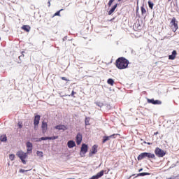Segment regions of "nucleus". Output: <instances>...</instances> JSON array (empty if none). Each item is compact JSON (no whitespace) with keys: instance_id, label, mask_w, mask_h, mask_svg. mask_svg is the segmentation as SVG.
I'll use <instances>...</instances> for the list:
<instances>
[{"instance_id":"1","label":"nucleus","mask_w":179,"mask_h":179,"mask_svg":"<svg viewBox=\"0 0 179 179\" xmlns=\"http://www.w3.org/2000/svg\"><path fill=\"white\" fill-rule=\"evenodd\" d=\"M115 64L117 69H127L129 65V60L124 57H120L116 59Z\"/></svg>"},{"instance_id":"2","label":"nucleus","mask_w":179,"mask_h":179,"mask_svg":"<svg viewBox=\"0 0 179 179\" xmlns=\"http://www.w3.org/2000/svg\"><path fill=\"white\" fill-rule=\"evenodd\" d=\"M143 159H147V160H150L153 159L154 160H156V155H155V154L152 152H141L137 157V160L141 161V160H143Z\"/></svg>"},{"instance_id":"3","label":"nucleus","mask_w":179,"mask_h":179,"mask_svg":"<svg viewBox=\"0 0 179 179\" xmlns=\"http://www.w3.org/2000/svg\"><path fill=\"white\" fill-rule=\"evenodd\" d=\"M16 156L19 157V159L21 160L22 164H26V159L27 158V153L23 152L22 150L17 151L16 152Z\"/></svg>"},{"instance_id":"4","label":"nucleus","mask_w":179,"mask_h":179,"mask_svg":"<svg viewBox=\"0 0 179 179\" xmlns=\"http://www.w3.org/2000/svg\"><path fill=\"white\" fill-rule=\"evenodd\" d=\"M87 152H89V145L83 143L80 150V157H85Z\"/></svg>"},{"instance_id":"5","label":"nucleus","mask_w":179,"mask_h":179,"mask_svg":"<svg viewBox=\"0 0 179 179\" xmlns=\"http://www.w3.org/2000/svg\"><path fill=\"white\" fill-rule=\"evenodd\" d=\"M155 156H157V157H164L167 154V151H164L163 149L157 147L154 151Z\"/></svg>"},{"instance_id":"6","label":"nucleus","mask_w":179,"mask_h":179,"mask_svg":"<svg viewBox=\"0 0 179 179\" xmlns=\"http://www.w3.org/2000/svg\"><path fill=\"white\" fill-rule=\"evenodd\" d=\"M170 24L172 31H173V33H176V30H178V21L175 17H173L171 20Z\"/></svg>"},{"instance_id":"7","label":"nucleus","mask_w":179,"mask_h":179,"mask_svg":"<svg viewBox=\"0 0 179 179\" xmlns=\"http://www.w3.org/2000/svg\"><path fill=\"white\" fill-rule=\"evenodd\" d=\"M104 174H108V171L107 170H101V171L98 172L96 175L92 176L89 179H99L104 176Z\"/></svg>"},{"instance_id":"8","label":"nucleus","mask_w":179,"mask_h":179,"mask_svg":"<svg viewBox=\"0 0 179 179\" xmlns=\"http://www.w3.org/2000/svg\"><path fill=\"white\" fill-rule=\"evenodd\" d=\"M147 103H148V104H153L154 106H160L162 103V101L159 99H155L153 98H147Z\"/></svg>"},{"instance_id":"9","label":"nucleus","mask_w":179,"mask_h":179,"mask_svg":"<svg viewBox=\"0 0 179 179\" xmlns=\"http://www.w3.org/2000/svg\"><path fill=\"white\" fill-rule=\"evenodd\" d=\"M97 148H99V145L97 144H94L92 147V149L90 150L88 156L90 157H92L93 155H96L97 153Z\"/></svg>"},{"instance_id":"10","label":"nucleus","mask_w":179,"mask_h":179,"mask_svg":"<svg viewBox=\"0 0 179 179\" xmlns=\"http://www.w3.org/2000/svg\"><path fill=\"white\" fill-rule=\"evenodd\" d=\"M82 141H83V135L82 133H78L76 136V142L78 146L82 143Z\"/></svg>"},{"instance_id":"11","label":"nucleus","mask_w":179,"mask_h":179,"mask_svg":"<svg viewBox=\"0 0 179 179\" xmlns=\"http://www.w3.org/2000/svg\"><path fill=\"white\" fill-rule=\"evenodd\" d=\"M41 130H42V134H45L47 131H48V123L45 121H42L41 124Z\"/></svg>"},{"instance_id":"12","label":"nucleus","mask_w":179,"mask_h":179,"mask_svg":"<svg viewBox=\"0 0 179 179\" xmlns=\"http://www.w3.org/2000/svg\"><path fill=\"white\" fill-rule=\"evenodd\" d=\"M55 129H57V131H66L68 127L64 124H57L55 126Z\"/></svg>"},{"instance_id":"13","label":"nucleus","mask_w":179,"mask_h":179,"mask_svg":"<svg viewBox=\"0 0 179 179\" xmlns=\"http://www.w3.org/2000/svg\"><path fill=\"white\" fill-rule=\"evenodd\" d=\"M118 8V3H115L113 6H111L110 9L109 10L108 15L110 16V15H113L114 12H115V10Z\"/></svg>"},{"instance_id":"14","label":"nucleus","mask_w":179,"mask_h":179,"mask_svg":"<svg viewBox=\"0 0 179 179\" xmlns=\"http://www.w3.org/2000/svg\"><path fill=\"white\" fill-rule=\"evenodd\" d=\"M40 120H41V115L35 113L34 116V124H40Z\"/></svg>"},{"instance_id":"15","label":"nucleus","mask_w":179,"mask_h":179,"mask_svg":"<svg viewBox=\"0 0 179 179\" xmlns=\"http://www.w3.org/2000/svg\"><path fill=\"white\" fill-rule=\"evenodd\" d=\"M67 146L69 149H73L76 146V143L73 140H69L67 142Z\"/></svg>"},{"instance_id":"16","label":"nucleus","mask_w":179,"mask_h":179,"mask_svg":"<svg viewBox=\"0 0 179 179\" xmlns=\"http://www.w3.org/2000/svg\"><path fill=\"white\" fill-rule=\"evenodd\" d=\"M176 57H177V50H173L171 54L169 55V59L174 61V59H176Z\"/></svg>"},{"instance_id":"17","label":"nucleus","mask_w":179,"mask_h":179,"mask_svg":"<svg viewBox=\"0 0 179 179\" xmlns=\"http://www.w3.org/2000/svg\"><path fill=\"white\" fill-rule=\"evenodd\" d=\"M22 30H24V31H26L27 33H29L31 29V27H30V25H23L21 27Z\"/></svg>"},{"instance_id":"18","label":"nucleus","mask_w":179,"mask_h":179,"mask_svg":"<svg viewBox=\"0 0 179 179\" xmlns=\"http://www.w3.org/2000/svg\"><path fill=\"white\" fill-rule=\"evenodd\" d=\"M136 17H141V14H139V1H137V6L136 8Z\"/></svg>"},{"instance_id":"19","label":"nucleus","mask_w":179,"mask_h":179,"mask_svg":"<svg viewBox=\"0 0 179 179\" xmlns=\"http://www.w3.org/2000/svg\"><path fill=\"white\" fill-rule=\"evenodd\" d=\"M0 142H8V137L6 136V134H3L0 136Z\"/></svg>"},{"instance_id":"20","label":"nucleus","mask_w":179,"mask_h":179,"mask_svg":"<svg viewBox=\"0 0 179 179\" xmlns=\"http://www.w3.org/2000/svg\"><path fill=\"white\" fill-rule=\"evenodd\" d=\"M145 176H150L149 172H141L136 175V177H145Z\"/></svg>"},{"instance_id":"21","label":"nucleus","mask_w":179,"mask_h":179,"mask_svg":"<svg viewBox=\"0 0 179 179\" xmlns=\"http://www.w3.org/2000/svg\"><path fill=\"white\" fill-rule=\"evenodd\" d=\"M141 10L142 16H145V15H146V8H145V4H143L142 6H141Z\"/></svg>"},{"instance_id":"22","label":"nucleus","mask_w":179,"mask_h":179,"mask_svg":"<svg viewBox=\"0 0 179 179\" xmlns=\"http://www.w3.org/2000/svg\"><path fill=\"white\" fill-rule=\"evenodd\" d=\"M107 83H108V85H110V86H114V83H115L114 79L108 78L107 80Z\"/></svg>"},{"instance_id":"23","label":"nucleus","mask_w":179,"mask_h":179,"mask_svg":"<svg viewBox=\"0 0 179 179\" xmlns=\"http://www.w3.org/2000/svg\"><path fill=\"white\" fill-rule=\"evenodd\" d=\"M107 141H110V137L108 136H103L102 138V144L106 143Z\"/></svg>"},{"instance_id":"24","label":"nucleus","mask_w":179,"mask_h":179,"mask_svg":"<svg viewBox=\"0 0 179 179\" xmlns=\"http://www.w3.org/2000/svg\"><path fill=\"white\" fill-rule=\"evenodd\" d=\"M85 127H87V125H90V117H85Z\"/></svg>"},{"instance_id":"25","label":"nucleus","mask_w":179,"mask_h":179,"mask_svg":"<svg viewBox=\"0 0 179 179\" xmlns=\"http://www.w3.org/2000/svg\"><path fill=\"white\" fill-rule=\"evenodd\" d=\"M26 146H27V148L28 149H33V143L30 141H27L26 143Z\"/></svg>"},{"instance_id":"26","label":"nucleus","mask_w":179,"mask_h":179,"mask_svg":"<svg viewBox=\"0 0 179 179\" xmlns=\"http://www.w3.org/2000/svg\"><path fill=\"white\" fill-rule=\"evenodd\" d=\"M148 7L150 8V9H153V6H155V3H152V1L150 0H149L148 1Z\"/></svg>"},{"instance_id":"27","label":"nucleus","mask_w":179,"mask_h":179,"mask_svg":"<svg viewBox=\"0 0 179 179\" xmlns=\"http://www.w3.org/2000/svg\"><path fill=\"white\" fill-rule=\"evenodd\" d=\"M120 136L119 134H111L110 136H108L109 139H115V138H117V136Z\"/></svg>"},{"instance_id":"28","label":"nucleus","mask_w":179,"mask_h":179,"mask_svg":"<svg viewBox=\"0 0 179 179\" xmlns=\"http://www.w3.org/2000/svg\"><path fill=\"white\" fill-rule=\"evenodd\" d=\"M62 10H64V8H62V9L57 10V11L53 15V16H61V12H62Z\"/></svg>"},{"instance_id":"29","label":"nucleus","mask_w":179,"mask_h":179,"mask_svg":"<svg viewBox=\"0 0 179 179\" xmlns=\"http://www.w3.org/2000/svg\"><path fill=\"white\" fill-rule=\"evenodd\" d=\"M36 155H37V156H38L39 157H44L43 151H37V152H36Z\"/></svg>"},{"instance_id":"30","label":"nucleus","mask_w":179,"mask_h":179,"mask_svg":"<svg viewBox=\"0 0 179 179\" xmlns=\"http://www.w3.org/2000/svg\"><path fill=\"white\" fill-rule=\"evenodd\" d=\"M114 2H115V0H109V1L108 3V6L109 8H111V6H113V3H114Z\"/></svg>"},{"instance_id":"31","label":"nucleus","mask_w":179,"mask_h":179,"mask_svg":"<svg viewBox=\"0 0 179 179\" xmlns=\"http://www.w3.org/2000/svg\"><path fill=\"white\" fill-rule=\"evenodd\" d=\"M15 157H16L15 154H10L9 155V159H10V160H11V162H13V160H15Z\"/></svg>"},{"instance_id":"32","label":"nucleus","mask_w":179,"mask_h":179,"mask_svg":"<svg viewBox=\"0 0 179 179\" xmlns=\"http://www.w3.org/2000/svg\"><path fill=\"white\" fill-rule=\"evenodd\" d=\"M58 136H49V141H55V139H58Z\"/></svg>"},{"instance_id":"33","label":"nucleus","mask_w":179,"mask_h":179,"mask_svg":"<svg viewBox=\"0 0 179 179\" xmlns=\"http://www.w3.org/2000/svg\"><path fill=\"white\" fill-rule=\"evenodd\" d=\"M95 104L96 106H98V107H100V108H101V107H103V106H104V103H103L102 102H100V101L95 102Z\"/></svg>"},{"instance_id":"34","label":"nucleus","mask_w":179,"mask_h":179,"mask_svg":"<svg viewBox=\"0 0 179 179\" xmlns=\"http://www.w3.org/2000/svg\"><path fill=\"white\" fill-rule=\"evenodd\" d=\"M28 171H30V170H24V169H20L19 170V173H27Z\"/></svg>"},{"instance_id":"35","label":"nucleus","mask_w":179,"mask_h":179,"mask_svg":"<svg viewBox=\"0 0 179 179\" xmlns=\"http://www.w3.org/2000/svg\"><path fill=\"white\" fill-rule=\"evenodd\" d=\"M41 141H50L49 136L41 137Z\"/></svg>"},{"instance_id":"36","label":"nucleus","mask_w":179,"mask_h":179,"mask_svg":"<svg viewBox=\"0 0 179 179\" xmlns=\"http://www.w3.org/2000/svg\"><path fill=\"white\" fill-rule=\"evenodd\" d=\"M17 127H18V128H19L20 129H22V128H23V123L19 122L17 123Z\"/></svg>"},{"instance_id":"37","label":"nucleus","mask_w":179,"mask_h":179,"mask_svg":"<svg viewBox=\"0 0 179 179\" xmlns=\"http://www.w3.org/2000/svg\"><path fill=\"white\" fill-rule=\"evenodd\" d=\"M32 152H33V148H27V155H30V153H32Z\"/></svg>"},{"instance_id":"38","label":"nucleus","mask_w":179,"mask_h":179,"mask_svg":"<svg viewBox=\"0 0 179 179\" xmlns=\"http://www.w3.org/2000/svg\"><path fill=\"white\" fill-rule=\"evenodd\" d=\"M38 124H34V131H37L38 129Z\"/></svg>"},{"instance_id":"39","label":"nucleus","mask_w":179,"mask_h":179,"mask_svg":"<svg viewBox=\"0 0 179 179\" xmlns=\"http://www.w3.org/2000/svg\"><path fill=\"white\" fill-rule=\"evenodd\" d=\"M177 164H173L169 168V170H171V169H174V167H176Z\"/></svg>"},{"instance_id":"40","label":"nucleus","mask_w":179,"mask_h":179,"mask_svg":"<svg viewBox=\"0 0 179 179\" xmlns=\"http://www.w3.org/2000/svg\"><path fill=\"white\" fill-rule=\"evenodd\" d=\"M60 79H62V80H65L66 82H69V80L66 77H61Z\"/></svg>"},{"instance_id":"41","label":"nucleus","mask_w":179,"mask_h":179,"mask_svg":"<svg viewBox=\"0 0 179 179\" xmlns=\"http://www.w3.org/2000/svg\"><path fill=\"white\" fill-rule=\"evenodd\" d=\"M24 51L21 52L22 55L19 56V59H20L22 57H24Z\"/></svg>"},{"instance_id":"42","label":"nucleus","mask_w":179,"mask_h":179,"mask_svg":"<svg viewBox=\"0 0 179 179\" xmlns=\"http://www.w3.org/2000/svg\"><path fill=\"white\" fill-rule=\"evenodd\" d=\"M171 179H179V175H177V176H172V177H171Z\"/></svg>"},{"instance_id":"43","label":"nucleus","mask_w":179,"mask_h":179,"mask_svg":"<svg viewBox=\"0 0 179 179\" xmlns=\"http://www.w3.org/2000/svg\"><path fill=\"white\" fill-rule=\"evenodd\" d=\"M118 3V6H119V5H121V3H122V0H117V3Z\"/></svg>"},{"instance_id":"44","label":"nucleus","mask_w":179,"mask_h":179,"mask_svg":"<svg viewBox=\"0 0 179 179\" xmlns=\"http://www.w3.org/2000/svg\"><path fill=\"white\" fill-rule=\"evenodd\" d=\"M75 94H76V92L73 90V91L71 92V96L72 97H73V96H75Z\"/></svg>"},{"instance_id":"45","label":"nucleus","mask_w":179,"mask_h":179,"mask_svg":"<svg viewBox=\"0 0 179 179\" xmlns=\"http://www.w3.org/2000/svg\"><path fill=\"white\" fill-rule=\"evenodd\" d=\"M41 138H36V142H41L42 141V140H41Z\"/></svg>"},{"instance_id":"46","label":"nucleus","mask_w":179,"mask_h":179,"mask_svg":"<svg viewBox=\"0 0 179 179\" xmlns=\"http://www.w3.org/2000/svg\"><path fill=\"white\" fill-rule=\"evenodd\" d=\"M48 8H50V6H51V0H48Z\"/></svg>"},{"instance_id":"47","label":"nucleus","mask_w":179,"mask_h":179,"mask_svg":"<svg viewBox=\"0 0 179 179\" xmlns=\"http://www.w3.org/2000/svg\"><path fill=\"white\" fill-rule=\"evenodd\" d=\"M141 171H143V168H141L140 169H138V173H141Z\"/></svg>"},{"instance_id":"48","label":"nucleus","mask_w":179,"mask_h":179,"mask_svg":"<svg viewBox=\"0 0 179 179\" xmlns=\"http://www.w3.org/2000/svg\"><path fill=\"white\" fill-rule=\"evenodd\" d=\"M115 19V17L111 18V19L109 20V22H114Z\"/></svg>"},{"instance_id":"49","label":"nucleus","mask_w":179,"mask_h":179,"mask_svg":"<svg viewBox=\"0 0 179 179\" xmlns=\"http://www.w3.org/2000/svg\"><path fill=\"white\" fill-rule=\"evenodd\" d=\"M154 135H159V131H156L154 133Z\"/></svg>"},{"instance_id":"50","label":"nucleus","mask_w":179,"mask_h":179,"mask_svg":"<svg viewBox=\"0 0 179 179\" xmlns=\"http://www.w3.org/2000/svg\"><path fill=\"white\" fill-rule=\"evenodd\" d=\"M36 138H31V141H36Z\"/></svg>"},{"instance_id":"51","label":"nucleus","mask_w":179,"mask_h":179,"mask_svg":"<svg viewBox=\"0 0 179 179\" xmlns=\"http://www.w3.org/2000/svg\"><path fill=\"white\" fill-rule=\"evenodd\" d=\"M147 145H152V143L148 142Z\"/></svg>"},{"instance_id":"52","label":"nucleus","mask_w":179,"mask_h":179,"mask_svg":"<svg viewBox=\"0 0 179 179\" xmlns=\"http://www.w3.org/2000/svg\"><path fill=\"white\" fill-rule=\"evenodd\" d=\"M63 40L65 41V40H66V36H65Z\"/></svg>"},{"instance_id":"53","label":"nucleus","mask_w":179,"mask_h":179,"mask_svg":"<svg viewBox=\"0 0 179 179\" xmlns=\"http://www.w3.org/2000/svg\"><path fill=\"white\" fill-rule=\"evenodd\" d=\"M143 143H146V144H147V143H148V142H146V141H143Z\"/></svg>"},{"instance_id":"54","label":"nucleus","mask_w":179,"mask_h":179,"mask_svg":"<svg viewBox=\"0 0 179 179\" xmlns=\"http://www.w3.org/2000/svg\"><path fill=\"white\" fill-rule=\"evenodd\" d=\"M150 22H153V19H151V20H150Z\"/></svg>"},{"instance_id":"55","label":"nucleus","mask_w":179,"mask_h":179,"mask_svg":"<svg viewBox=\"0 0 179 179\" xmlns=\"http://www.w3.org/2000/svg\"><path fill=\"white\" fill-rule=\"evenodd\" d=\"M144 19H146V15L144 16Z\"/></svg>"},{"instance_id":"56","label":"nucleus","mask_w":179,"mask_h":179,"mask_svg":"<svg viewBox=\"0 0 179 179\" xmlns=\"http://www.w3.org/2000/svg\"><path fill=\"white\" fill-rule=\"evenodd\" d=\"M65 96H66V95H63V96H62V97H65Z\"/></svg>"},{"instance_id":"57","label":"nucleus","mask_w":179,"mask_h":179,"mask_svg":"<svg viewBox=\"0 0 179 179\" xmlns=\"http://www.w3.org/2000/svg\"><path fill=\"white\" fill-rule=\"evenodd\" d=\"M101 166V164H99V167H100Z\"/></svg>"},{"instance_id":"58","label":"nucleus","mask_w":179,"mask_h":179,"mask_svg":"<svg viewBox=\"0 0 179 179\" xmlns=\"http://www.w3.org/2000/svg\"><path fill=\"white\" fill-rule=\"evenodd\" d=\"M176 6H178L177 2L176 3Z\"/></svg>"},{"instance_id":"59","label":"nucleus","mask_w":179,"mask_h":179,"mask_svg":"<svg viewBox=\"0 0 179 179\" xmlns=\"http://www.w3.org/2000/svg\"><path fill=\"white\" fill-rule=\"evenodd\" d=\"M153 16H155V13H153Z\"/></svg>"},{"instance_id":"60","label":"nucleus","mask_w":179,"mask_h":179,"mask_svg":"<svg viewBox=\"0 0 179 179\" xmlns=\"http://www.w3.org/2000/svg\"><path fill=\"white\" fill-rule=\"evenodd\" d=\"M170 163V161H168V164Z\"/></svg>"},{"instance_id":"61","label":"nucleus","mask_w":179,"mask_h":179,"mask_svg":"<svg viewBox=\"0 0 179 179\" xmlns=\"http://www.w3.org/2000/svg\"><path fill=\"white\" fill-rule=\"evenodd\" d=\"M168 179H171V178L170 177V178H169Z\"/></svg>"},{"instance_id":"62","label":"nucleus","mask_w":179,"mask_h":179,"mask_svg":"<svg viewBox=\"0 0 179 179\" xmlns=\"http://www.w3.org/2000/svg\"><path fill=\"white\" fill-rule=\"evenodd\" d=\"M171 0H169V2H170Z\"/></svg>"},{"instance_id":"63","label":"nucleus","mask_w":179,"mask_h":179,"mask_svg":"<svg viewBox=\"0 0 179 179\" xmlns=\"http://www.w3.org/2000/svg\"><path fill=\"white\" fill-rule=\"evenodd\" d=\"M124 0H122V1H123Z\"/></svg>"},{"instance_id":"64","label":"nucleus","mask_w":179,"mask_h":179,"mask_svg":"<svg viewBox=\"0 0 179 179\" xmlns=\"http://www.w3.org/2000/svg\"><path fill=\"white\" fill-rule=\"evenodd\" d=\"M177 1V0H176Z\"/></svg>"}]
</instances>
